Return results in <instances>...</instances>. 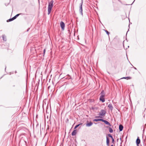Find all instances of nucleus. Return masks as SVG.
<instances>
[{
  "instance_id": "nucleus-1",
  "label": "nucleus",
  "mask_w": 146,
  "mask_h": 146,
  "mask_svg": "<svg viewBox=\"0 0 146 146\" xmlns=\"http://www.w3.org/2000/svg\"><path fill=\"white\" fill-rule=\"evenodd\" d=\"M54 1L51 0L49 3L48 7V15H49L51 12V9L53 6Z\"/></svg>"
},
{
  "instance_id": "nucleus-2",
  "label": "nucleus",
  "mask_w": 146,
  "mask_h": 146,
  "mask_svg": "<svg viewBox=\"0 0 146 146\" xmlns=\"http://www.w3.org/2000/svg\"><path fill=\"white\" fill-rule=\"evenodd\" d=\"M106 113V111L104 110H102L99 113L98 115L99 116H104Z\"/></svg>"
},
{
  "instance_id": "nucleus-3",
  "label": "nucleus",
  "mask_w": 146,
  "mask_h": 146,
  "mask_svg": "<svg viewBox=\"0 0 146 146\" xmlns=\"http://www.w3.org/2000/svg\"><path fill=\"white\" fill-rule=\"evenodd\" d=\"M83 3V0H81V3L80 4V9L79 11L80 13L82 15H83L82 13V5Z\"/></svg>"
},
{
  "instance_id": "nucleus-4",
  "label": "nucleus",
  "mask_w": 146,
  "mask_h": 146,
  "mask_svg": "<svg viewBox=\"0 0 146 146\" xmlns=\"http://www.w3.org/2000/svg\"><path fill=\"white\" fill-rule=\"evenodd\" d=\"M105 97L104 96H101L100 98V100L102 102H104L105 101Z\"/></svg>"
},
{
  "instance_id": "nucleus-5",
  "label": "nucleus",
  "mask_w": 146,
  "mask_h": 146,
  "mask_svg": "<svg viewBox=\"0 0 146 146\" xmlns=\"http://www.w3.org/2000/svg\"><path fill=\"white\" fill-rule=\"evenodd\" d=\"M108 107L109 108V110H110L111 111H112L113 109V108L112 104H109Z\"/></svg>"
},
{
  "instance_id": "nucleus-6",
  "label": "nucleus",
  "mask_w": 146,
  "mask_h": 146,
  "mask_svg": "<svg viewBox=\"0 0 146 146\" xmlns=\"http://www.w3.org/2000/svg\"><path fill=\"white\" fill-rule=\"evenodd\" d=\"M60 25L62 29L64 30L65 27V24L62 21H61L60 23Z\"/></svg>"
},
{
  "instance_id": "nucleus-7",
  "label": "nucleus",
  "mask_w": 146,
  "mask_h": 146,
  "mask_svg": "<svg viewBox=\"0 0 146 146\" xmlns=\"http://www.w3.org/2000/svg\"><path fill=\"white\" fill-rule=\"evenodd\" d=\"M140 142V140L139 138V137H137V138L136 140V143L137 146H139V145Z\"/></svg>"
},
{
  "instance_id": "nucleus-8",
  "label": "nucleus",
  "mask_w": 146,
  "mask_h": 146,
  "mask_svg": "<svg viewBox=\"0 0 146 146\" xmlns=\"http://www.w3.org/2000/svg\"><path fill=\"white\" fill-rule=\"evenodd\" d=\"M102 121L104 122L106 124L110 126H111L110 123H109L108 121L105 120L104 119H102Z\"/></svg>"
},
{
  "instance_id": "nucleus-9",
  "label": "nucleus",
  "mask_w": 146,
  "mask_h": 146,
  "mask_svg": "<svg viewBox=\"0 0 146 146\" xmlns=\"http://www.w3.org/2000/svg\"><path fill=\"white\" fill-rule=\"evenodd\" d=\"M123 126L121 124L119 126V131H121L123 130Z\"/></svg>"
},
{
  "instance_id": "nucleus-10",
  "label": "nucleus",
  "mask_w": 146,
  "mask_h": 146,
  "mask_svg": "<svg viewBox=\"0 0 146 146\" xmlns=\"http://www.w3.org/2000/svg\"><path fill=\"white\" fill-rule=\"evenodd\" d=\"M92 124L93 123L91 121H90L89 123H87L86 125L87 126L90 127L91 126Z\"/></svg>"
},
{
  "instance_id": "nucleus-11",
  "label": "nucleus",
  "mask_w": 146,
  "mask_h": 146,
  "mask_svg": "<svg viewBox=\"0 0 146 146\" xmlns=\"http://www.w3.org/2000/svg\"><path fill=\"white\" fill-rule=\"evenodd\" d=\"M110 140L107 137H106V144L108 146H109Z\"/></svg>"
},
{
  "instance_id": "nucleus-12",
  "label": "nucleus",
  "mask_w": 146,
  "mask_h": 146,
  "mask_svg": "<svg viewBox=\"0 0 146 146\" xmlns=\"http://www.w3.org/2000/svg\"><path fill=\"white\" fill-rule=\"evenodd\" d=\"M76 133V130H74L72 133V136L75 135Z\"/></svg>"
},
{
  "instance_id": "nucleus-13",
  "label": "nucleus",
  "mask_w": 146,
  "mask_h": 146,
  "mask_svg": "<svg viewBox=\"0 0 146 146\" xmlns=\"http://www.w3.org/2000/svg\"><path fill=\"white\" fill-rule=\"evenodd\" d=\"M21 13L19 14L16 15H15V16H14L13 17V19L14 20L19 15H20L21 14Z\"/></svg>"
},
{
  "instance_id": "nucleus-14",
  "label": "nucleus",
  "mask_w": 146,
  "mask_h": 146,
  "mask_svg": "<svg viewBox=\"0 0 146 146\" xmlns=\"http://www.w3.org/2000/svg\"><path fill=\"white\" fill-rule=\"evenodd\" d=\"M131 78L130 77H124L121 78V79H127V80L130 79Z\"/></svg>"
},
{
  "instance_id": "nucleus-15",
  "label": "nucleus",
  "mask_w": 146,
  "mask_h": 146,
  "mask_svg": "<svg viewBox=\"0 0 146 146\" xmlns=\"http://www.w3.org/2000/svg\"><path fill=\"white\" fill-rule=\"evenodd\" d=\"M102 119H95L93 120V121H102Z\"/></svg>"
},
{
  "instance_id": "nucleus-16",
  "label": "nucleus",
  "mask_w": 146,
  "mask_h": 146,
  "mask_svg": "<svg viewBox=\"0 0 146 146\" xmlns=\"http://www.w3.org/2000/svg\"><path fill=\"white\" fill-rule=\"evenodd\" d=\"M3 40L4 41H6V36L4 35H3Z\"/></svg>"
},
{
  "instance_id": "nucleus-17",
  "label": "nucleus",
  "mask_w": 146,
  "mask_h": 146,
  "mask_svg": "<svg viewBox=\"0 0 146 146\" xmlns=\"http://www.w3.org/2000/svg\"><path fill=\"white\" fill-rule=\"evenodd\" d=\"M109 132L111 133H112L113 132V129H112L110 127H109Z\"/></svg>"
},
{
  "instance_id": "nucleus-18",
  "label": "nucleus",
  "mask_w": 146,
  "mask_h": 146,
  "mask_svg": "<svg viewBox=\"0 0 146 146\" xmlns=\"http://www.w3.org/2000/svg\"><path fill=\"white\" fill-rule=\"evenodd\" d=\"M13 20H14V19H13V17L12 18L10 19H9L7 20V22H10V21H11Z\"/></svg>"
},
{
  "instance_id": "nucleus-19",
  "label": "nucleus",
  "mask_w": 146,
  "mask_h": 146,
  "mask_svg": "<svg viewBox=\"0 0 146 146\" xmlns=\"http://www.w3.org/2000/svg\"><path fill=\"white\" fill-rule=\"evenodd\" d=\"M100 94L101 95V96H105V95L104 94V91L103 90H102V92H101Z\"/></svg>"
},
{
  "instance_id": "nucleus-20",
  "label": "nucleus",
  "mask_w": 146,
  "mask_h": 146,
  "mask_svg": "<svg viewBox=\"0 0 146 146\" xmlns=\"http://www.w3.org/2000/svg\"><path fill=\"white\" fill-rule=\"evenodd\" d=\"M82 123H80V124H78V125H76V126H75L74 128V129H76L77 127H78Z\"/></svg>"
},
{
  "instance_id": "nucleus-21",
  "label": "nucleus",
  "mask_w": 146,
  "mask_h": 146,
  "mask_svg": "<svg viewBox=\"0 0 146 146\" xmlns=\"http://www.w3.org/2000/svg\"><path fill=\"white\" fill-rule=\"evenodd\" d=\"M108 136L109 137H111L112 139L113 138V137L112 136V135H111L110 134H108Z\"/></svg>"
},
{
  "instance_id": "nucleus-22",
  "label": "nucleus",
  "mask_w": 146,
  "mask_h": 146,
  "mask_svg": "<svg viewBox=\"0 0 146 146\" xmlns=\"http://www.w3.org/2000/svg\"><path fill=\"white\" fill-rule=\"evenodd\" d=\"M105 32H106L107 34L108 35H109L110 34V33L107 30H106L105 31Z\"/></svg>"
},
{
  "instance_id": "nucleus-23",
  "label": "nucleus",
  "mask_w": 146,
  "mask_h": 146,
  "mask_svg": "<svg viewBox=\"0 0 146 146\" xmlns=\"http://www.w3.org/2000/svg\"><path fill=\"white\" fill-rule=\"evenodd\" d=\"M95 117L96 118H99V117H102L100 116H95Z\"/></svg>"
},
{
  "instance_id": "nucleus-24",
  "label": "nucleus",
  "mask_w": 146,
  "mask_h": 146,
  "mask_svg": "<svg viewBox=\"0 0 146 146\" xmlns=\"http://www.w3.org/2000/svg\"><path fill=\"white\" fill-rule=\"evenodd\" d=\"M114 139H113V138L112 139V142L113 143H114Z\"/></svg>"
},
{
  "instance_id": "nucleus-25",
  "label": "nucleus",
  "mask_w": 146,
  "mask_h": 146,
  "mask_svg": "<svg viewBox=\"0 0 146 146\" xmlns=\"http://www.w3.org/2000/svg\"><path fill=\"white\" fill-rule=\"evenodd\" d=\"M29 29H30V28H28V29H27V31H29Z\"/></svg>"
},
{
  "instance_id": "nucleus-26",
  "label": "nucleus",
  "mask_w": 146,
  "mask_h": 146,
  "mask_svg": "<svg viewBox=\"0 0 146 146\" xmlns=\"http://www.w3.org/2000/svg\"><path fill=\"white\" fill-rule=\"evenodd\" d=\"M45 50L44 49V53L45 52Z\"/></svg>"
},
{
  "instance_id": "nucleus-27",
  "label": "nucleus",
  "mask_w": 146,
  "mask_h": 146,
  "mask_svg": "<svg viewBox=\"0 0 146 146\" xmlns=\"http://www.w3.org/2000/svg\"><path fill=\"white\" fill-rule=\"evenodd\" d=\"M134 68L135 69V70H137V68H136L135 67H134Z\"/></svg>"
},
{
  "instance_id": "nucleus-28",
  "label": "nucleus",
  "mask_w": 146,
  "mask_h": 146,
  "mask_svg": "<svg viewBox=\"0 0 146 146\" xmlns=\"http://www.w3.org/2000/svg\"><path fill=\"white\" fill-rule=\"evenodd\" d=\"M24 141H25V144H26L27 143V142L26 141H25L24 140Z\"/></svg>"
},
{
  "instance_id": "nucleus-29",
  "label": "nucleus",
  "mask_w": 146,
  "mask_h": 146,
  "mask_svg": "<svg viewBox=\"0 0 146 146\" xmlns=\"http://www.w3.org/2000/svg\"><path fill=\"white\" fill-rule=\"evenodd\" d=\"M118 140H119V139H117V141H118Z\"/></svg>"
},
{
  "instance_id": "nucleus-30",
  "label": "nucleus",
  "mask_w": 146,
  "mask_h": 146,
  "mask_svg": "<svg viewBox=\"0 0 146 146\" xmlns=\"http://www.w3.org/2000/svg\"><path fill=\"white\" fill-rule=\"evenodd\" d=\"M111 146H113V145H111Z\"/></svg>"
},
{
  "instance_id": "nucleus-31",
  "label": "nucleus",
  "mask_w": 146,
  "mask_h": 146,
  "mask_svg": "<svg viewBox=\"0 0 146 146\" xmlns=\"http://www.w3.org/2000/svg\"><path fill=\"white\" fill-rule=\"evenodd\" d=\"M106 127V128H108V127H108H108L107 126V127Z\"/></svg>"
},
{
  "instance_id": "nucleus-32",
  "label": "nucleus",
  "mask_w": 146,
  "mask_h": 146,
  "mask_svg": "<svg viewBox=\"0 0 146 146\" xmlns=\"http://www.w3.org/2000/svg\"><path fill=\"white\" fill-rule=\"evenodd\" d=\"M15 86V85H13V86Z\"/></svg>"
}]
</instances>
